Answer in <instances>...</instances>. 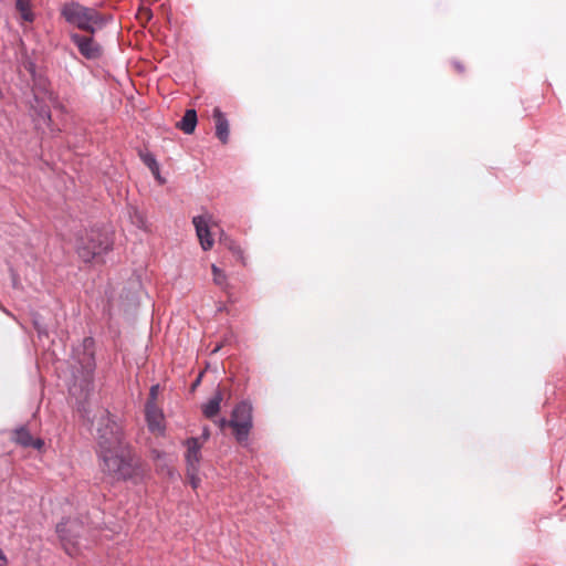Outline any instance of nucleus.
I'll list each match as a JSON object with an SVG mask.
<instances>
[{
  "mask_svg": "<svg viewBox=\"0 0 566 566\" xmlns=\"http://www.w3.org/2000/svg\"><path fill=\"white\" fill-rule=\"evenodd\" d=\"M71 41L76 45L82 56L87 60H97L103 54L102 46L94 40L93 34L83 35L80 33H71Z\"/></svg>",
  "mask_w": 566,
  "mask_h": 566,
  "instance_id": "obj_7",
  "label": "nucleus"
},
{
  "mask_svg": "<svg viewBox=\"0 0 566 566\" xmlns=\"http://www.w3.org/2000/svg\"><path fill=\"white\" fill-rule=\"evenodd\" d=\"M198 472H199V470L191 471V470L187 469V476H188V480H189L192 489H197L200 483Z\"/></svg>",
  "mask_w": 566,
  "mask_h": 566,
  "instance_id": "obj_20",
  "label": "nucleus"
},
{
  "mask_svg": "<svg viewBox=\"0 0 566 566\" xmlns=\"http://www.w3.org/2000/svg\"><path fill=\"white\" fill-rule=\"evenodd\" d=\"M455 67L458 69L459 72H462L463 71V67L460 63H454Z\"/></svg>",
  "mask_w": 566,
  "mask_h": 566,
  "instance_id": "obj_29",
  "label": "nucleus"
},
{
  "mask_svg": "<svg viewBox=\"0 0 566 566\" xmlns=\"http://www.w3.org/2000/svg\"><path fill=\"white\" fill-rule=\"evenodd\" d=\"M213 119L216 122V136L222 143L227 144L229 140V122L219 107H216L212 112Z\"/></svg>",
  "mask_w": 566,
  "mask_h": 566,
  "instance_id": "obj_10",
  "label": "nucleus"
},
{
  "mask_svg": "<svg viewBox=\"0 0 566 566\" xmlns=\"http://www.w3.org/2000/svg\"><path fill=\"white\" fill-rule=\"evenodd\" d=\"M38 120H42L43 123H49L51 120V113L46 106H40L36 111Z\"/></svg>",
  "mask_w": 566,
  "mask_h": 566,
  "instance_id": "obj_19",
  "label": "nucleus"
},
{
  "mask_svg": "<svg viewBox=\"0 0 566 566\" xmlns=\"http://www.w3.org/2000/svg\"><path fill=\"white\" fill-rule=\"evenodd\" d=\"M80 368L77 371L80 376H74V384L70 388V392L73 396L77 395V390L81 391V396L84 399L88 396L90 391L93 390V376L95 370V360L92 352H85L83 358L78 361Z\"/></svg>",
  "mask_w": 566,
  "mask_h": 566,
  "instance_id": "obj_6",
  "label": "nucleus"
},
{
  "mask_svg": "<svg viewBox=\"0 0 566 566\" xmlns=\"http://www.w3.org/2000/svg\"><path fill=\"white\" fill-rule=\"evenodd\" d=\"M87 343H92V340L91 339H85V342H84V346L85 347L87 346Z\"/></svg>",
  "mask_w": 566,
  "mask_h": 566,
  "instance_id": "obj_31",
  "label": "nucleus"
},
{
  "mask_svg": "<svg viewBox=\"0 0 566 566\" xmlns=\"http://www.w3.org/2000/svg\"><path fill=\"white\" fill-rule=\"evenodd\" d=\"M211 222V216H196L192 219V223L196 228V233L199 239L200 245L205 251L210 250L213 245V239L210 233Z\"/></svg>",
  "mask_w": 566,
  "mask_h": 566,
  "instance_id": "obj_8",
  "label": "nucleus"
},
{
  "mask_svg": "<svg viewBox=\"0 0 566 566\" xmlns=\"http://www.w3.org/2000/svg\"><path fill=\"white\" fill-rule=\"evenodd\" d=\"M135 213V217H136V223L139 228H143L144 224H145V221H144V217L138 212V211H134Z\"/></svg>",
  "mask_w": 566,
  "mask_h": 566,
  "instance_id": "obj_23",
  "label": "nucleus"
},
{
  "mask_svg": "<svg viewBox=\"0 0 566 566\" xmlns=\"http://www.w3.org/2000/svg\"><path fill=\"white\" fill-rule=\"evenodd\" d=\"M143 163L151 170L154 175H158V163L154 155L145 153L140 155Z\"/></svg>",
  "mask_w": 566,
  "mask_h": 566,
  "instance_id": "obj_16",
  "label": "nucleus"
},
{
  "mask_svg": "<svg viewBox=\"0 0 566 566\" xmlns=\"http://www.w3.org/2000/svg\"><path fill=\"white\" fill-rule=\"evenodd\" d=\"M61 15L69 24L90 34H95L113 20L111 14L102 13L95 8L85 7L76 1L64 3Z\"/></svg>",
  "mask_w": 566,
  "mask_h": 566,
  "instance_id": "obj_2",
  "label": "nucleus"
},
{
  "mask_svg": "<svg viewBox=\"0 0 566 566\" xmlns=\"http://www.w3.org/2000/svg\"><path fill=\"white\" fill-rule=\"evenodd\" d=\"M197 112L195 109H187L178 124V127L185 134H192L197 125Z\"/></svg>",
  "mask_w": 566,
  "mask_h": 566,
  "instance_id": "obj_13",
  "label": "nucleus"
},
{
  "mask_svg": "<svg viewBox=\"0 0 566 566\" xmlns=\"http://www.w3.org/2000/svg\"><path fill=\"white\" fill-rule=\"evenodd\" d=\"M17 442L23 447H30L33 443L32 434L24 428H20L15 432Z\"/></svg>",
  "mask_w": 566,
  "mask_h": 566,
  "instance_id": "obj_15",
  "label": "nucleus"
},
{
  "mask_svg": "<svg viewBox=\"0 0 566 566\" xmlns=\"http://www.w3.org/2000/svg\"><path fill=\"white\" fill-rule=\"evenodd\" d=\"M15 7L24 21H33V14L30 10V0H17Z\"/></svg>",
  "mask_w": 566,
  "mask_h": 566,
  "instance_id": "obj_14",
  "label": "nucleus"
},
{
  "mask_svg": "<svg viewBox=\"0 0 566 566\" xmlns=\"http://www.w3.org/2000/svg\"><path fill=\"white\" fill-rule=\"evenodd\" d=\"M56 533L61 546L72 557L82 554L83 549L90 547L91 541L87 537V528L77 518H66L59 523Z\"/></svg>",
  "mask_w": 566,
  "mask_h": 566,
  "instance_id": "obj_3",
  "label": "nucleus"
},
{
  "mask_svg": "<svg viewBox=\"0 0 566 566\" xmlns=\"http://www.w3.org/2000/svg\"><path fill=\"white\" fill-rule=\"evenodd\" d=\"M0 566H9V560L1 548H0Z\"/></svg>",
  "mask_w": 566,
  "mask_h": 566,
  "instance_id": "obj_24",
  "label": "nucleus"
},
{
  "mask_svg": "<svg viewBox=\"0 0 566 566\" xmlns=\"http://www.w3.org/2000/svg\"><path fill=\"white\" fill-rule=\"evenodd\" d=\"M98 457L103 471L115 480H133L140 474L138 459L125 442L120 427L107 410L97 422Z\"/></svg>",
  "mask_w": 566,
  "mask_h": 566,
  "instance_id": "obj_1",
  "label": "nucleus"
},
{
  "mask_svg": "<svg viewBox=\"0 0 566 566\" xmlns=\"http://www.w3.org/2000/svg\"><path fill=\"white\" fill-rule=\"evenodd\" d=\"M155 176H156V178L159 180V182H163V179H160L159 174H158V175H155Z\"/></svg>",
  "mask_w": 566,
  "mask_h": 566,
  "instance_id": "obj_32",
  "label": "nucleus"
},
{
  "mask_svg": "<svg viewBox=\"0 0 566 566\" xmlns=\"http://www.w3.org/2000/svg\"><path fill=\"white\" fill-rule=\"evenodd\" d=\"M78 411L82 413L83 417H88L87 416V410H86L84 405H80L78 406ZM87 420L90 421V418H87Z\"/></svg>",
  "mask_w": 566,
  "mask_h": 566,
  "instance_id": "obj_26",
  "label": "nucleus"
},
{
  "mask_svg": "<svg viewBox=\"0 0 566 566\" xmlns=\"http://www.w3.org/2000/svg\"><path fill=\"white\" fill-rule=\"evenodd\" d=\"M217 424L221 430H223L226 427L229 426V420H227L226 418H221L217 421Z\"/></svg>",
  "mask_w": 566,
  "mask_h": 566,
  "instance_id": "obj_25",
  "label": "nucleus"
},
{
  "mask_svg": "<svg viewBox=\"0 0 566 566\" xmlns=\"http://www.w3.org/2000/svg\"><path fill=\"white\" fill-rule=\"evenodd\" d=\"M43 446H44V441L42 439H39V438L34 439L33 438V443L30 447H32V448H34L36 450H41L43 448Z\"/></svg>",
  "mask_w": 566,
  "mask_h": 566,
  "instance_id": "obj_22",
  "label": "nucleus"
},
{
  "mask_svg": "<svg viewBox=\"0 0 566 566\" xmlns=\"http://www.w3.org/2000/svg\"><path fill=\"white\" fill-rule=\"evenodd\" d=\"M12 282H13V286H14V287H17V279H15V276H14V275H13V277H12Z\"/></svg>",
  "mask_w": 566,
  "mask_h": 566,
  "instance_id": "obj_30",
  "label": "nucleus"
},
{
  "mask_svg": "<svg viewBox=\"0 0 566 566\" xmlns=\"http://www.w3.org/2000/svg\"><path fill=\"white\" fill-rule=\"evenodd\" d=\"M211 270L213 274V282L219 286H224L227 283V276L224 272L221 269H219L216 264H212Z\"/></svg>",
  "mask_w": 566,
  "mask_h": 566,
  "instance_id": "obj_18",
  "label": "nucleus"
},
{
  "mask_svg": "<svg viewBox=\"0 0 566 566\" xmlns=\"http://www.w3.org/2000/svg\"><path fill=\"white\" fill-rule=\"evenodd\" d=\"M222 400L223 395L221 390H217L214 395L206 403L202 405L203 416L208 419L214 418L220 411Z\"/></svg>",
  "mask_w": 566,
  "mask_h": 566,
  "instance_id": "obj_12",
  "label": "nucleus"
},
{
  "mask_svg": "<svg viewBox=\"0 0 566 566\" xmlns=\"http://www.w3.org/2000/svg\"><path fill=\"white\" fill-rule=\"evenodd\" d=\"M252 424V406L247 401L239 402L234 407L229 420V427L232 428L238 442H248Z\"/></svg>",
  "mask_w": 566,
  "mask_h": 566,
  "instance_id": "obj_5",
  "label": "nucleus"
},
{
  "mask_svg": "<svg viewBox=\"0 0 566 566\" xmlns=\"http://www.w3.org/2000/svg\"><path fill=\"white\" fill-rule=\"evenodd\" d=\"M186 462L187 469L193 471L199 470V463L201 459V443L198 438H189L186 441Z\"/></svg>",
  "mask_w": 566,
  "mask_h": 566,
  "instance_id": "obj_9",
  "label": "nucleus"
},
{
  "mask_svg": "<svg viewBox=\"0 0 566 566\" xmlns=\"http://www.w3.org/2000/svg\"><path fill=\"white\" fill-rule=\"evenodd\" d=\"M112 238L108 231L92 228L84 235L76 238V252L84 262H90L107 252L112 247Z\"/></svg>",
  "mask_w": 566,
  "mask_h": 566,
  "instance_id": "obj_4",
  "label": "nucleus"
},
{
  "mask_svg": "<svg viewBox=\"0 0 566 566\" xmlns=\"http://www.w3.org/2000/svg\"><path fill=\"white\" fill-rule=\"evenodd\" d=\"M34 326H35V328H36L38 334H39V336H40V337H41V336H46V335H48V331H46V328H45V327H43L39 322H36V321H35V322H34Z\"/></svg>",
  "mask_w": 566,
  "mask_h": 566,
  "instance_id": "obj_21",
  "label": "nucleus"
},
{
  "mask_svg": "<svg viewBox=\"0 0 566 566\" xmlns=\"http://www.w3.org/2000/svg\"><path fill=\"white\" fill-rule=\"evenodd\" d=\"M146 419L150 431H163V415L159 412L153 400L146 403Z\"/></svg>",
  "mask_w": 566,
  "mask_h": 566,
  "instance_id": "obj_11",
  "label": "nucleus"
},
{
  "mask_svg": "<svg viewBox=\"0 0 566 566\" xmlns=\"http://www.w3.org/2000/svg\"><path fill=\"white\" fill-rule=\"evenodd\" d=\"M209 436H210L209 429H208L207 427H206V428H203V431H202V438H203L205 440H207V439L209 438Z\"/></svg>",
  "mask_w": 566,
  "mask_h": 566,
  "instance_id": "obj_28",
  "label": "nucleus"
},
{
  "mask_svg": "<svg viewBox=\"0 0 566 566\" xmlns=\"http://www.w3.org/2000/svg\"><path fill=\"white\" fill-rule=\"evenodd\" d=\"M157 389H158V386H153L150 388V396H151L153 399H155V397H156Z\"/></svg>",
  "mask_w": 566,
  "mask_h": 566,
  "instance_id": "obj_27",
  "label": "nucleus"
},
{
  "mask_svg": "<svg viewBox=\"0 0 566 566\" xmlns=\"http://www.w3.org/2000/svg\"><path fill=\"white\" fill-rule=\"evenodd\" d=\"M221 242H223L226 244V247L234 254L237 255L239 259H243V251L242 249L240 248V245H238L235 242H233L231 239H229L228 237H222L221 239Z\"/></svg>",
  "mask_w": 566,
  "mask_h": 566,
  "instance_id": "obj_17",
  "label": "nucleus"
}]
</instances>
